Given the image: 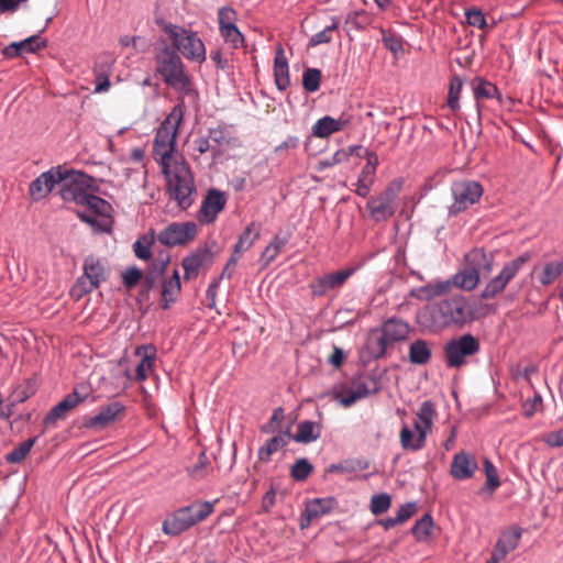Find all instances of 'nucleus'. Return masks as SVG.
Masks as SVG:
<instances>
[{
	"label": "nucleus",
	"mask_w": 563,
	"mask_h": 563,
	"mask_svg": "<svg viewBox=\"0 0 563 563\" xmlns=\"http://www.w3.org/2000/svg\"><path fill=\"white\" fill-rule=\"evenodd\" d=\"M520 538L521 530L519 528H510L501 533L493 551H495L499 558L505 559L508 553L517 549Z\"/></svg>",
	"instance_id": "nucleus-33"
},
{
	"label": "nucleus",
	"mask_w": 563,
	"mask_h": 563,
	"mask_svg": "<svg viewBox=\"0 0 563 563\" xmlns=\"http://www.w3.org/2000/svg\"><path fill=\"white\" fill-rule=\"evenodd\" d=\"M416 511H417L416 504H413V503L405 504L396 512V516H395L396 521H398L399 525L404 523L405 521L410 519L415 515Z\"/></svg>",
	"instance_id": "nucleus-64"
},
{
	"label": "nucleus",
	"mask_w": 563,
	"mask_h": 563,
	"mask_svg": "<svg viewBox=\"0 0 563 563\" xmlns=\"http://www.w3.org/2000/svg\"><path fill=\"white\" fill-rule=\"evenodd\" d=\"M62 175L64 178L59 184L62 185L60 196L63 200L67 202H75L76 205L82 202L88 190L93 188V178L85 173L69 170L66 168H63Z\"/></svg>",
	"instance_id": "nucleus-11"
},
{
	"label": "nucleus",
	"mask_w": 563,
	"mask_h": 563,
	"mask_svg": "<svg viewBox=\"0 0 563 563\" xmlns=\"http://www.w3.org/2000/svg\"><path fill=\"white\" fill-rule=\"evenodd\" d=\"M366 164L362 168L356 183L355 194L360 197H367L375 180V173L378 165V156L372 151H365Z\"/></svg>",
	"instance_id": "nucleus-21"
},
{
	"label": "nucleus",
	"mask_w": 563,
	"mask_h": 563,
	"mask_svg": "<svg viewBox=\"0 0 563 563\" xmlns=\"http://www.w3.org/2000/svg\"><path fill=\"white\" fill-rule=\"evenodd\" d=\"M465 263L476 275L486 276L493 271L494 258L492 254L485 253L482 249H473L465 255Z\"/></svg>",
	"instance_id": "nucleus-28"
},
{
	"label": "nucleus",
	"mask_w": 563,
	"mask_h": 563,
	"mask_svg": "<svg viewBox=\"0 0 563 563\" xmlns=\"http://www.w3.org/2000/svg\"><path fill=\"white\" fill-rule=\"evenodd\" d=\"M391 505V498L387 493H382L378 495H374L371 498L369 509L373 515L379 516L386 512Z\"/></svg>",
	"instance_id": "nucleus-53"
},
{
	"label": "nucleus",
	"mask_w": 563,
	"mask_h": 563,
	"mask_svg": "<svg viewBox=\"0 0 563 563\" xmlns=\"http://www.w3.org/2000/svg\"><path fill=\"white\" fill-rule=\"evenodd\" d=\"M284 419V410L282 408H276L273 411V415L269 419V421L262 427V431L264 433H272L275 432L279 426V423Z\"/></svg>",
	"instance_id": "nucleus-63"
},
{
	"label": "nucleus",
	"mask_w": 563,
	"mask_h": 563,
	"mask_svg": "<svg viewBox=\"0 0 563 563\" xmlns=\"http://www.w3.org/2000/svg\"><path fill=\"white\" fill-rule=\"evenodd\" d=\"M181 284L180 277L177 269L174 271L170 278L164 280L162 287V300L161 306L163 309H168L174 303L180 294Z\"/></svg>",
	"instance_id": "nucleus-35"
},
{
	"label": "nucleus",
	"mask_w": 563,
	"mask_h": 563,
	"mask_svg": "<svg viewBox=\"0 0 563 563\" xmlns=\"http://www.w3.org/2000/svg\"><path fill=\"white\" fill-rule=\"evenodd\" d=\"M321 81V71L317 68H308L302 76V86L308 92H314L319 89Z\"/></svg>",
	"instance_id": "nucleus-54"
},
{
	"label": "nucleus",
	"mask_w": 563,
	"mask_h": 563,
	"mask_svg": "<svg viewBox=\"0 0 563 563\" xmlns=\"http://www.w3.org/2000/svg\"><path fill=\"white\" fill-rule=\"evenodd\" d=\"M335 399L343 406V407H350L353 404H355L357 400H360L358 395L355 393L354 388L351 386L349 388H345L341 391H339L335 395Z\"/></svg>",
	"instance_id": "nucleus-60"
},
{
	"label": "nucleus",
	"mask_w": 563,
	"mask_h": 563,
	"mask_svg": "<svg viewBox=\"0 0 563 563\" xmlns=\"http://www.w3.org/2000/svg\"><path fill=\"white\" fill-rule=\"evenodd\" d=\"M463 87V80L454 76L450 80V87L448 92V106L452 111H457L460 109L459 98Z\"/></svg>",
	"instance_id": "nucleus-50"
},
{
	"label": "nucleus",
	"mask_w": 563,
	"mask_h": 563,
	"mask_svg": "<svg viewBox=\"0 0 563 563\" xmlns=\"http://www.w3.org/2000/svg\"><path fill=\"white\" fill-rule=\"evenodd\" d=\"M473 95L476 101V113L478 120L481 119L484 109L483 100L499 98L497 87L488 80L477 78L473 81Z\"/></svg>",
	"instance_id": "nucleus-30"
},
{
	"label": "nucleus",
	"mask_w": 563,
	"mask_h": 563,
	"mask_svg": "<svg viewBox=\"0 0 563 563\" xmlns=\"http://www.w3.org/2000/svg\"><path fill=\"white\" fill-rule=\"evenodd\" d=\"M274 79L279 90H285L290 85L288 62L284 48L280 45L275 52Z\"/></svg>",
	"instance_id": "nucleus-31"
},
{
	"label": "nucleus",
	"mask_w": 563,
	"mask_h": 563,
	"mask_svg": "<svg viewBox=\"0 0 563 563\" xmlns=\"http://www.w3.org/2000/svg\"><path fill=\"white\" fill-rule=\"evenodd\" d=\"M313 466L307 459H299L290 470V475L295 481H306L312 473Z\"/></svg>",
	"instance_id": "nucleus-52"
},
{
	"label": "nucleus",
	"mask_w": 563,
	"mask_h": 563,
	"mask_svg": "<svg viewBox=\"0 0 563 563\" xmlns=\"http://www.w3.org/2000/svg\"><path fill=\"white\" fill-rule=\"evenodd\" d=\"M211 464L205 452H200L196 464L188 468V474L194 479L205 478L210 471Z\"/></svg>",
	"instance_id": "nucleus-49"
},
{
	"label": "nucleus",
	"mask_w": 563,
	"mask_h": 563,
	"mask_svg": "<svg viewBox=\"0 0 563 563\" xmlns=\"http://www.w3.org/2000/svg\"><path fill=\"white\" fill-rule=\"evenodd\" d=\"M184 119V107L176 104L158 126L153 142V158L161 167L174 163L173 154L176 146L178 128Z\"/></svg>",
	"instance_id": "nucleus-3"
},
{
	"label": "nucleus",
	"mask_w": 563,
	"mask_h": 563,
	"mask_svg": "<svg viewBox=\"0 0 563 563\" xmlns=\"http://www.w3.org/2000/svg\"><path fill=\"white\" fill-rule=\"evenodd\" d=\"M369 23L367 13L364 10L350 12L344 22V30L350 33L351 31H361Z\"/></svg>",
	"instance_id": "nucleus-43"
},
{
	"label": "nucleus",
	"mask_w": 563,
	"mask_h": 563,
	"mask_svg": "<svg viewBox=\"0 0 563 563\" xmlns=\"http://www.w3.org/2000/svg\"><path fill=\"white\" fill-rule=\"evenodd\" d=\"M195 526V520L190 517L189 510L183 507L176 510L169 518H167L162 526V530L168 536H178Z\"/></svg>",
	"instance_id": "nucleus-24"
},
{
	"label": "nucleus",
	"mask_w": 563,
	"mask_h": 563,
	"mask_svg": "<svg viewBox=\"0 0 563 563\" xmlns=\"http://www.w3.org/2000/svg\"><path fill=\"white\" fill-rule=\"evenodd\" d=\"M409 331L410 327L406 321L398 318L387 319L380 329L372 331L368 338L369 355L375 360L384 357L390 345L407 340Z\"/></svg>",
	"instance_id": "nucleus-5"
},
{
	"label": "nucleus",
	"mask_w": 563,
	"mask_h": 563,
	"mask_svg": "<svg viewBox=\"0 0 563 563\" xmlns=\"http://www.w3.org/2000/svg\"><path fill=\"white\" fill-rule=\"evenodd\" d=\"M317 426L312 421H302L298 424L297 433L292 437L296 442L309 443L319 438V432L316 431Z\"/></svg>",
	"instance_id": "nucleus-42"
},
{
	"label": "nucleus",
	"mask_w": 563,
	"mask_h": 563,
	"mask_svg": "<svg viewBox=\"0 0 563 563\" xmlns=\"http://www.w3.org/2000/svg\"><path fill=\"white\" fill-rule=\"evenodd\" d=\"M482 316L474 301L463 295H453L420 309L417 321L430 331H441L449 328L462 329Z\"/></svg>",
	"instance_id": "nucleus-1"
},
{
	"label": "nucleus",
	"mask_w": 563,
	"mask_h": 563,
	"mask_svg": "<svg viewBox=\"0 0 563 563\" xmlns=\"http://www.w3.org/2000/svg\"><path fill=\"white\" fill-rule=\"evenodd\" d=\"M78 206L87 207L95 216H106L109 213L111 206L104 199L95 196L90 192L85 195L82 202Z\"/></svg>",
	"instance_id": "nucleus-41"
},
{
	"label": "nucleus",
	"mask_w": 563,
	"mask_h": 563,
	"mask_svg": "<svg viewBox=\"0 0 563 563\" xmlns=\"http://www.w3.org/2000/svg\"><path fill=\"white\" fill-rule=\"evenodd\" d=\"M452 195L454 202L450 207V212L457 214L479 200L483 187L474 180H460L452 185Z\"/></svg>",
	"instance_id": "nucleus-12"
},
{
	"label": "nucleus",
	"mask_w": 563,
	"mask_h": 563,
	"mask_svg": "<svg viewBox=\"0 0 563 563\" xmlns=\"http://www.w3.org/2000/svg\"><path fill=\"white\" fill-rule=\"evenodd\" d=\"M211 262L212 254L208 249H200L189 254L181 262L184 278L186 280L195 279L198 276L200 268L211 264Z\"/></svg>",
	"instance_id": "nucleus-23"
},
{
	"label": "nucleus",
	"mask_w": 563,
	"mask_h": 563,
	"mask_svg": "<svg viewBox=\"0 0 563 563\" xmlns=\"http://www.w3.org/2000/svg\"><path fill=\"white\" fill-rule=\"evenodd\" d=\"M260 234L261 225L255 222H251L240 234L236 243L234 244L232 254L241 258L243 253L250 250L260 239Z\"/></svg>",
	"instance_id": "nucleus-32"
},
{
	"label": "nucleus",
	"mask_w": 563,
	"mask_h": 563,
	"mask_svg": "<svg viewBox=\"0 0 563 563\" xmlns=\"http://www.w3.org/2000/svg\"><path fill=\"white\" fill-rule=\"evenodd\" d=\"M155 68L164 82L181 97L196 95L194 84L186 74L181 58L175 49L168 46L161 48L155 55Z\"/></svg>",
	"instance_id": "nucleus-2"
},
{
	"label": "nucleus",
	"mask_w": 563,
	"mask_h": 563,
	"mask_svg": "<svg viewBox=\"0 0 563 563\" xmlns=\"http://www.w3.org/2000/svg\"><path fill=\"white\" fill-rule=\"evenodd\" d=\"M197 235V225L194 222L172 223L158 234V241L167 246L186 244Z\"/></svg>",
	"instance_id": "nucleus-16"
},
{
	"label": "nucleus",
	"mask_w": 563,
	"mask_h": 563,
	"mask_svg": "<svg viewBox=\"0 0 563 563\" xmlns=\"http://www.w3.org/2000/svg\"><path fill=\"white\" fill-rule=\"evenodd\" d=\"M154 242L153 236L143 235L133 243V252L135 256L143 261H148L152 257L151 246Z\"/></svg>",
	"instance_id": "nucleus-51"
},
{
	"label": "nucleus",
	"mask_w": 563,
	"mask_h": 563,
	"mask_svg": "<svg viewBox=\"0 0 563 563\" xmlns=\"http://www.w3.org/2000/svg\"><path fill=\"white\" fill-rule=\"evenodd\" d=\"M291 438L289 429L285 432H279L277 435L268 439L264 445L258 450V459L262 462H268L271 456L287 445Z\"/></svg>",
	"instance_id": "nucleus-34"
},
{
	"label": "nucleus",
	"mask_w": 563,
	"mask_h": 563,
	"mask_svg": "<svg viewBox=\"0 0 563 563\" xmlns=\"http://www.w3.org/2000/svg\"><path fill=\"white\" fill-rule=\"evenodd\" d=\"M426 440L427 437H424L423 432H417V434H415L407 424L401 428L399 433V442L405 451L417 452L421 450L426 445Z\"/></svg>",
	"instance_id": "nucleus-36"
},
{
	"label": "nucleus",
	"mask_w": 563,
	"mask_h": 563,
	"mask_svg": "<svg viewBox=\"0 0 563 563\" xmlns=\"http://www.w3.org/2000/svg\"><path fill=\"white\" fill-rule=\"evenodd\" d=\"M167 180L169 197L177 201L180 209L186 210L194 203L195 183L190 168L184 163L175 161L162 167Z\"/></svg>",
	"instance_id": "nucleus-4"
},
{
	"label": "nucleus",
	"mask_w": 563,
	"mask_h": 563,
	"mask_svg": "<svg viewBox=\"0 0 563 563\" xmlns=\"http://www.w3.org/2000/svg\"><path fill=\"white\" fill-rule=\"evenodd\" d=\"M435 417L437 411L434 404L430 400L423 401L416 413L413 422L415 430L417 432H423L424 437H427L431 432Z\"/></svg>",
	"instance_id": "nucleus-29"
},
{
	"label": "nucleus",
	"mask_w": 563,
	"mask_h": 563,
	"mask_svg": "<svg viewBox=\"0 0 563 563\" xmlns=\"http://www.w3.org/2000/svg\"><path fill=\"white\" fill-rule=\"evenodd\" d=\"M331 21H332L331 25H328L327 27H324L322 31L316 33L310 38V44L312 46H317L320 44H327L332 41V33L338 31V29L340 26V18L333 16L331 19Z\"/></svg>",
	"instance_id": "nucleus-48"
},
{
	"label": "nucleus",
	"mask_w": 563,
	"mask_h": 563,
	"mask_svg": "<svg viewBox=\"0 0 563 563\" xmlns=\"http://www.w3.org/2000/svg\"><path fill=\"white\" fill-rule=\"evenodd\" d=\"M402 189V180L394 179L377 196L369 198L367 209L374 221L380 222L390 219L396 210V199Z\"/></svg>",
	"instance_id": "nucleus-9"
},
{
	"label": "nucleus",
	"mask_w": 563,
	"mask_h": 563,
	"mask_svg": "<svg viewBox=\"0 0 563 563\" xmlns=\"http://www.w3.org/2000/svg\"><path fill=\"white\" fill-rule=\"evenodd\" d=\"M477 468L475 457L465 451H461L454 454L452 459L450 474L457 481H464L473 477Z\"/></svg>",
	"instance_id": "nucleus-22"
},
{
	"label": "nucleus",
	"mask_w": 563,
	"mask_h": 563,
	"mask_svg": "<svg viewBox=\"0 0 563 563\" xmlns=\"http://www.w3.org/2000/svg\"><path fill=\"white\" fill-rule=\"evenodd\" d=\"M484 472L486 475V488L490 492L496 490L500 486L497 470L489 460H484Z\"/></svg>",
	"instance_id": "nucleus-56"
},
{
	"label": "nucleus",
	"mask_w": 563,
	"mask_h": 563,
	"mask_svg": "<svg viewBox=\"0 0 563 563\" xmlns=\"http://www.w3.org/2000/svg\"><path fill=\"white\" fill-rule=\"evenodd\" d=\"M479 282V277L476 275L474 269H471L466 266L464 269H461L452 277V283L454 287L471 291L473 290Z\"/></svg>",
	"instance_id": "nucleus-38"
},
{
	"label": "nucleus",
	"mask_w": 563,
	"mask_h": 563,
	"mask_svg": "<svg viewBox=\"0 0 563 563\" xmlns=\"http://www.w3.org/2000/svg\"><path fill=\"white\" fill-rule=\"evenodd\" d=\"M238 13L231 7H221L218 10L219 32L224 42L236 49L244 45V36L236 26Z\"/></svg>",
	"instance_id": "nucleus-14"
},
{
	"label": "nucleus",
	"mask_w": 563,
	"mask_h": 563,
	"mask_svg": "<svg viewBox=\"0 0 563 563\" xmlns=\"http://www.w3.org/2000/svg\"><path fill=\"white\" fill-rule=\"evenodd\" d=\"M135 355L141 356V361L135 368V380L144 382L154 372L156 347L152 344L140 345L135 350Z\"/></svg>",
	"instance_id": "nucleus-26"
},
{
	"label": "nucleus",
	"mask_w": 563,
	"mask_h": 563,
	"mask_svg": "<svg viewBox=\"0 0 563 563\" xmlns=\"http://www.w3.org/2000/svg\"><path fill=\"white\" fill-rule=\"evenodd\" d=\"M433 528L432 517L428 514L423 515L411 529V532L417 541H426L431 533Z\"/></svg>",
	"instance_id": "nucleus-47"
},
{
	"label": "nucleus",
	"mask_w": 563,
	"mask_h": 563,
	"mask_svg": "<svg viewBox=\"0 0 563 563\" xmlns=\"http://www.w3.org/2000/svg\"><path fill=\"white\" fill-rule=\"evenodd\" d=\"M164 31L169 35L174 47L187 59L197 63L206 60L203 42L196 32L172 24L166 25Z\"/></svg>",
	"instance_id": "nucleus-7"
},
{
	"label": "nucleus",
	"mask_w": 563,
	"mask_h": 563,
	"mask_svg": "<svg viewBox=\"0 0 563 563\" xmlns=\"http://www.w3.org/2000/svg\"><path fill=\"white\" fill-rule=\"evenodd\" d=\"M563 272V258L547 262L538 274V280L542 286H549L554 283Z\"/></svg>",
	"instance_id": "nucleus-37"
},
{
	"label": "nucleus",
	"mask_w": 563,
	"mask_h": 563,
	"mask_svg": "<svg viewBox=\"0 0 563 563\" xmlns=\"http://www.w3.org/2000/svg\"><path fill=\"white\" fill-rule=\"evenodd\" d=\"M466 21L470 25L476 26L481 30L485 29L487 23L483 12L478 9H471L465 12Z\"/></svg>",
	"instance_id": "nucleus-61"
},
{
	"label": "nucleus",
	"mask_w": 563,
	"mask_h": 563,
	"mask_svg": "<svg viewBox=\"0 0 563 563\" xmlns=\"http://www.w3.org/2000/svg\"><path fill=\"white\" fill-rule=\"evenodd\" d=\"M287 238H282L279 235H275L272 242L265 247L262 253L261 261L264 266H268L272 262L276 260L278 254L287 244Z\"/></svg>",
	"instance_id": "nucleus-40"
},
{
	"label": "nucleus",
	"mask_w": 563,
	"mask_h": 563,
	"mask_svg": "<svg viewBox=\"0 0 563 563\" xmlns=\"http://www.w3.org/2000/svg\"><path fill=\"white\" fill-rule=\"evenodd\" d=\"M531 260V254L525 252L518 257L505 263L498 275L493 277L484 287L481 298L488 300L500 295L507 285L518 275L523 265Z\"/></svg>",
	"instance_id": "nucleus-10"
},
{
	"label": "nucleus",
	"mask_w": 563,
	"mask_h": 563,
	"mask_svg": "<svg viewBox=\"0 0 563 563\" xmlns=\"http://www.w3.org/2000/svg\"><path fill=\"white\" fill-rule=\"evenodd\" d=\"M227 196L218 189H210L203 198L198 220L200 223L209 224L216 221L218 214L224 209Z\"/></svg>",
	"instance_id": "nucleus-19"
},
{
	"label": "nucleus",
	"mask_w": 563,
	"mask_h": 563,
	"mask_svg": "<svg viewBox=\"0 0 563 563\" xmlns=\"http://www.w3.org/2000/svg\"><path fill=\"white\" fill-rule=\"evenodd\" d=\"M113 65V58L108 54H101L98 56L95 67H93V74H95V92L101 93L106 92L110 88V75L112 70Z\"/></svg>",
	"instance_id": "nucleus-27"
},
{
	"label": "nucleus",
	"mask_w": 563,
	"mask_h": 563,
	"mask_svg": "<svg viewBox=\"0 0 563 563\" xmlns=\"http://www.w3.org/2000/svg\"><path fill=\"white\" fill-rule=\"evenodd\" d=\"M63 167H52L35 178L29 187V194L33 200L38 201L45 198L59 181L64 178Z\"/></svg>",
	"instance_id": "nucleus-18"
},
{
	"label": "nucleus",
	"mask_w": 563,
	"mask_h": 563,
	"mask_svg": "<svg viewBox=\"0 0 563 563\" xmlns=\"http://www.w3.org/2000/svg\"><path fill=\"white\" fill-rule=\"evenodd\" d=\"M371 384L373 385V388L368 386V383L364 379L354 380L352 383V387L354 388L355 393L358 395L360 399L365 398L369 394L377 393V387L375 386V382L371 380Z\"/></svg>",
	"instance_id": "nucleus-62"
},
{
	"label": "nucleus",
	"mask_w": 563,
	"mask_h": 563,
	"mask_svg": "<svg viewBox=\"0 0 563 563\" xmlns=\"http://www.w3.org/2000/svg\"><path fill=\"white\" fill-rule=\"evenodd\" d=\"M37 438H31L22 443H20L18 446H15L11 452H9L5 456V460L8 463L15 464L21 463L26 455L30 453L33 445L36 443Z\"/></svg>",
	"instance_id": "nucleus-44"
},
{
	"label": "nucleus",
	"mask_w": 563,
	"mask_h": 563,
	"mask_svg": "<svg viewBox=\"0 0 563 563\" xmlns=\"http://www.w3.org/2000/svg\"><path fill=\"white\" fill-rule=\"evenodd\" d=\"M382 42L391 53L397 54L404 51L402 38L394 33L382 30Z\"/></svg>",
	"instance_id": "nucleus-57"
},
{
	"label": "nucleus",
	"mask_w": 563,
	"mask_h": 563,
	"mask_svg": "<svg viewBox=\"0 0 563 563\" xmlns=\"http://www.w3.org/2000/svg\"><path fill=\"white\" fill-rule=\"evenodd\" d=\"M542 406V397L534 394L532 398L527 399L522 404V415L526 418H531Z\"/></svg>",
	"instance_id": "nucleus-59"
},
{
	"label": "nucleus",
	"mask_w": 563,
	"mask_h": 563,
	"mask_svg": "<svg viewBox=\"0 0 563 563\" xmlns=\"http://www.w3.org/2000/svg\"><path fill=\"white\" fill-rule=\"evenodd\" d=\"M352 122V115L342 112L338 119L324 115L312 125V134L319 139H328L330 135L344 130Z\"/></svg>",
	"instance_id": "nucleus-20"
},
{
	"label": "nucleus",
	"mask_w": 563,
	"mask_h": 563,
	"mask_svg": "<svg viewBox=\"0 0 563 563\" xmlns=\"http://www.w3.org/2000/svg\"><path fill=\"white\" fill-rule=\"evenodd\" d=\"M18 44L21 49V54L36 53L46 46V41L42 40V37L36 34V35H32L21 42H18Z\"/></svg>",
	"instance_id": "nucleus-55"
},
{
	"label": "nucleus",
	"mask_w": 563,
	"mask_h": 563,
	"mask_svg": "<svg viewBox=\"0 0 563 563\" xmlns=\"http://www.w3.org/2000/svg\"><path fill=\"white\" fill-rule=\"evenodd\" d=\"M353 273L354 268H346L318 276L310 283L311 291L318 297L325 296L329 291L341 288Z\"/></svg>",
	"instance_id": "nucleus-17"
},
{
	"label": "nucleus",
	"mask_w": 563,
	"mask_h": 563,
	"mask_svg": "<svg viewBox=\"0 0 563 563\" xmlns=\"http://www.w3.org/2000/svg\"><path fill=\"white\" fill-rule=\"evenodd\" d=\"M89 394L88 386L81 385L74 388L70 394L49 410L44 419V424L47 427L55 426L56 421L64 420L73 409L88 398Z\"/></svg>",
	"instance_id": "nucleus-13"
},
{
	"label": "nucleus",
	"mask_w": 563,
	"mask_h": 563,
	"mask_svg": "<svg viewBox=\"0 0 563 563\" xmlns=\"http://www.w3.org/2000/svg\"><path fill=\"white\" fill-rule=\"evenodd\" d=\"M143 273L140 268L133 266L128 268L122 274V283L125 288L132 289L134 288L139 282L142 279Z\"/></svg>",
	"instance_id": "nucleus-58"
},
{
	"label": "nucleus",
	"mask_w": 563,
	"mask_h": 563,
	"mask_svg": "<svg viewBox=\"0 0 563 563\" xmlns=\"http://www.w3.org/2000/svg\"><path fill=\"white\" fill-rule=\"evenodd\" d=\"M195 525L206 520L213 512V504L210 501H196L187 506Z\"/></svg>",
	"instance_id": "nucleus-46"
},
{
	"label": "nucleus",
	"mask_w": 563,
	"mask_h": 563,
	"mask_svg": "<svg viewBox=\"0 0 563 563\" xmlns=\"http://www.w3.org/2000/svg\"><path fill=\"white\" fill-rule=\"evenodd\" d=\"M338 503L333 497L316 498L306 505L301 528L310 525L311 521L331 512Z\"/></svg>",
	"instance_id": "nucleus-25"
},
{
	"label": "nucleus",
	"mask_w": 563,
	"mask_h": 563,
	"mask_svg": "<svg viewBox=\"0 0 563 563\" xmlns=\"http://www.w3.org/2000/svg\"><path fill=\"white\" fill-rule=\"evenodd\" d=\"M479 350V340L471 333L451 339L444 345L445 364L448 367L460 368L466 365L467 358L476 355Z\"/></svg>",
	"instance_id": "nucleus-8"
},
{
	"label": "nucleus",
	"mask_w": 563,
	"mask_h": 563,
	"mask_svg": "<svg viewBox=\"0 0 563 563\" xmlns=\"http://www.w3.org/2000/svg\"><path fill=\"white\" fill-rule=\"evenodd\" d=\"M124 415L125 406L121 401H111L100 407V410L96 416L86 418L84 427L95 431H100L123 419Z\"/></svg>",
	"instance_id": "nucleus-15"
},
{
	"label": "nucleus",
	"mask_w": 563,
	"mask_h": 563,
	"mask_svg": "<svg viewBox=\"0 0 563 563\" xmlns=\"http://www.w3.org/2000/svg\"><path fill=\"white\" fill-rule=\"evenodd\" d=\"M454 284L452 279L438 282L435 284L427 285L421 287V291L426 295L428 300H431L435 297L448 295L452 291Z\"/></svg>",
	"instance_id": "nucleus-45"
},
{
	"label": "nucleus",
	"mask_w": 563,
	"mask_h": 563,
	"mask_svg": "<svg viewBox=\"0 0 563 563\" xmlns=\"http://www.w3.org/2000/svg\"><path fill=\"white\" fill-rule=\"evenodd\" d=\"M409 358L413 364H426L431 358V350L424 340H416L409 346Z\"/></svg>",
	"instance_id": "nucleus-39"
},
{
	"label": "nucleus",
	"mask_w": 563,
	"mask_h": 563,
	"mask_svg": "<svg viewBox=\"0 0 563 563\" xmlns=\"http://www.w3.org/2000/svg\"><path fill=\"white\" fill-rule=\"evenodd\" d=\"M82 269L84 274L77 278L70 290L71 296L76 299H80L85 295L96 290L106 282L109 274L106 260L93 255H89L85 258Z\"/></svg>",
	"instance_id": "nucleus-6"
}]
</instances>
